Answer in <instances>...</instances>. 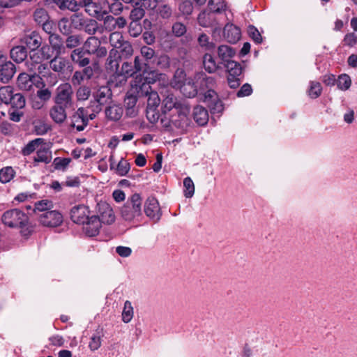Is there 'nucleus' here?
Listing matches in <instances>:
<instances>
[{
  "label": "nucleus",
  "mask_w": 357,
  "mask_h": 357,
  "mask_svg": "<svg viewBox=\"0 0 357 357\" xmlns=\"http://www.w3.org/2000/svg\"><path fill=\"white\" fill-rule=\"evenodd\" d=\"M40 147H45V139L43 138H37L30 141L22 149V154L23 155H29L36 150H38Z\"/></svg>",
  "instance_id": "31"
},
{
  "label": "nucleus",
  "mask_w": 357,
  "mask_h": 357,
  "mask_svg": "<svg viewBox=\"0 0 357 357\" xmlns=\"http://www.w3.org/2000/svg\"><path fill=\"white\" fill-rule=\"evenodd\" d=\"M109 162L110 169L114 170V172L120 176H126L130 169V163L123 158H121L116 165L114 155H111L109 158Z\"/></svg>",
  "instance_id": "22"
},
{
  "label": "nucleus",
  "mask_w": 357,
  "mask_h": 357,
  "mask_svg": "<svg viewBox=\"0 0 357 357\" xmlns=\"http://www.w3.org/2000/svg\"><path fill=\"white\" fill-rule=\"evenodd\" d=\"M32 107L40 109L45 105V82L40 86L35 88L34 92L31 94Z\"/></svg>",
  "instance_id": "23"
},
{
  "label": "nucleus",
  "mask_w": 357,
  "mask_h": 357,
  "mask_svg": "<svg viewBox=\"0 0 357 357\" xmlns=\"http://www.w3.org/2000/svg\"><path fill=\"white\" fill-rule=\"evenodd\" d=\"M112 91L110 88L107 86H100L96 91L93 93L94 98V105H91L93 107L92 111L98 113L102 109V105H104L112 99Z\"/></svg>",
  "instance_id": "6"
},
{
  "label": "nucleus",
  "mask_w": 357,
  "mask_h": 357,
  "mask_svg": "<svg viewBox=\"0 0 357 357\" xmlns=\"http://www.w3.org/2000/svg\"><path fill=\"white\" fill-rule=\"evenodd\" d=\"M133 68L135 69V74L139 73L140 76L142 77H136L137 78L138 82L141 81V83L146 82V77H152L151 73L153 70H151V66L146 65V61H143L139 56H135L134 60Z\"/></svg>",
  "instance_id": "17"
},
{
  "label": "nucleus",
  "mask_w": 357,
  "mask_h": 357,
  "mask_svg": "<svg viewBox=\"0 0 357 357\" xmlns=\"http://www.w3.org/2000/svg\"><path fill=\"white\" fill-rule=\"evenodd\" d=\"M89 119L83 107L79 108L71 117V126L77 131H82L88 125Z\"/></svg>",
  "instance_id": "21"
},
{
  "label": "nucleus",
  "mask_w": 357,
  "mask_h": 357,
  "mask_svg": "<svg viewBox=\"0 0 357 357\" xmlns=\"http://www.w3.org/2000/svg\"><path fill=\"white\" fill-rule=\"evenodd\" d=\"M248 33L257 44H259L262 42V37L260 33L254 26L250 25L248 26Z\"/></svg>",
  "instance_id": "60"
},
{
  "label": "nucleus",
  "mask_w": 357,
  "mask_h": 357,
  "mask_svg": "<svg viewBox=\"0 0 357 357\" xmlns=\"http://www.w3.org/2000/svg\"><path fill=\"white\" fill-rule=\"evenodd\" d=\"M88 54L82 47L74 50L70 55L72 61L79 67H86L90 63V59Z\"/></svg>",
  "instance_id": "26"
},
{
  "label": "nucleus",
  "mask_w": 357,
  "mask_h": 357,
  "mask_svg": "<svg viewBox=\"0 0 357 357\" xmlns=\"http://www.w3.org/2000/svg\"><path fill=\"white\" fill-rule=\"evenodd\" d=\"M13 94V88L10 86H4L0 88V100L6 105H8L10 102H12Z\"/></svg>",
  "instance_id": "39"
},
{
  "label": "nucleus",
  "mask_w": 357,
  "mask_h": 357,
  "mask_svg": "<svg viewBox=\"0 0 357 357\" xmlns=\"http://www.w3.org/2000/svg\"><path fill=\"white\" fill-rule=\"evenodd\" d=\"M33 17L42 29L45 31V10L42 8L36 9L33 13Z\"/></svg>",
  "instance_id": "57"
},
{
  "label": "nucleus",
  "mask_w": 357,
  "mask_h": 357,
  "mask_svg": "<svg viewBox=\"0 0 357 357\" xmlns=\"http://www.w3.org/2000/svg\"><path fill=\"white\" fill-rule=\"evenodd\" d=\"M228 72L229 77H240L242 74V68L239 63L236 61L227 62L224 65Z\"/></svg>",
  "instance_id": "36"
},
{
  "label": "nucleus",
  "mask_w": 357,
  "mask_h": 357,
  "mask_svg": "<svg viewBox=\"0 0 357 357\" xmlns=\"http://www.w3.org/2000/svg\"><path fill=\"white\" fill-rule=\"evenodd\" d=\"M145 15V11L140 7L134 8L130 13L131 22H139Z\"/></svg>",
  "instance_id": "58"
},
{
  "label": "nucleus",
  "mask_w": 357,
  "mask_h": 357,
  "mask_svg": "<svg viewBox=\"0 0 357 357\" xmlns=\"http://www.w3.org/2000/svg\"><path fill=\"white\" fill-rule=\"evenodd\" d=\"M86 18L82 13H75L70 16V25L77 30H82Z\"/></svg>",
  "instance_id": "40"
},
{
  "label": "nucleus",
  "mask_w": 357,
  "mask_h": 357,
  "mask_svg": "<svg viewBox=\"0 0 357 357\" xmlns=\"http://www.w3.org/2000/svg\"><path fill=\"white\" fill-rule=\"evenodd\" d=\"M105 112L107 119L117 121L122 117L123 109L118 105H113L107 107Z\"/></svg>",
  "instance_id": "33"
},
{
  "label": "nucleus",
  "mask_w": 357,
  "mask_h": 357,
  "mask_svg": "<svg viewBox=\"0 0 357 357\" xmlns=\"http://www.w3.org/2000/svg\"><path fill=\"white\" fill-rule=\"evenodd\" d=\"M224 37L225 40L230 43H236L241 36L240 29L233 24H227L223 30Z\"/></svg>",
  "instance_id": "25"
},
{
  "label": "nucleus",
  "mask_w": 357,
  "mask_h": 357,
  "mask_svg": "<svg viewBox=\"0 0 357 357\" xmlns=\"http://www.w3.org/2000/svg\"><path fill=\"white\" fill-rule=\"evenodd\" d=\"M104 23L105 24H112L114 27L117 26L119 29L123 28L126 24V20L123 17H119L117 18H114L112 15H107L105 17L104 20Z\"/></svg>",
  "instance_id": "41"
},
{
  "label": "nucleus",
  "mask_w": 357,
  "mask_h": 357,
  "mask_svg": "<svg viewBox=\"0 0 357 357\" xmlns=\"http://www.w3.org/2000/svg\"><path fill=\"white\" fill-rule=\"evenodd\" d=\"M176 86L177 88H179L182 93L188 98H193L198 93L194 78L192 82L188 81L187 83L176 84Z\"/></svg>",
  "instance_id": "32"
},
{
  "label": "nucleus",
  "mask_w": 357,
  "mask_h": 357,
  "mask_svg": "<svg viewBox=\"0 0 357 357\" xmlns=\"http://www.w3.org/2000/svg\"><path fill=\"white\" fill-rule=\"evenodd\" d=\"M152 77H146V82L141 83V81L135 79V86L137 95L139 96H148L146 109H149V113L155 112L158 107L160 99L157 92L151 91V83H153L158 78V73L156 71L151 73Z\"/></svg>",
  "instance_id": "2"
},
{
  "label": "nucleus",
  "mask_w": 357,
  "mask_h": 357,
  "mask_svg": "<svg viewBox=\"0 0 357 357\" xmlns=\"http://www.w3.org/2000/svg\"><path fill=\"white\" fill-rule=\"evenodd\" d=\"M194 79L197 91H205L207 90L208 96H211V93H215L214 91L212 90L216 84L214 77L207 76L204 72H199L194 75Z\"/></svg>",
  "instance_id": "9"
},
{
  "label": "nucleus",
  "mask_w": 357,
  "mask_h": 357,
  "mask_svg": "<svg viewBox=\"0 0 357 357\" xmlns=\"http://www.w3.org/2000/svg\"><path fill=\"white\" fill-rule=\"evenodd\" d=\"M203 65L206 71L208 73H214L221 68L219 63H217L213 56L210 54H205L203 56Z\"/></svg>",
  "instance_id": "34"
},
{
  "label": "nucleus",
  "mask_w": 357,
  "mask_h": 357,
  "mask_svg": "<svg viewBox=\"0 0 357 357\" xmlns=\"http://www.w3.org/2000/svg\"><path fill=\"white\" fill-rule=\"evenodd\" d=\"M89 211L88 207L83 205L73 206L70 210V219L76 224H84L89 219Z\"/></svg>",
  "instance_id": "18"
},
{
  "label": "nucleus",
  "mask_w": 357,
  "mask_h": 357,
  "mask_svg": "<svg viewBox=\"0 0 357 357\" xmlns=\"http://www.w3.org/2000/svg\"><path fill=\"white\" fill-rule=\"evenodd\" d=\"M10 104L12 105L13 109H22L25 107V98L20 93L13 94L12 97V102H10Z\"/></svg>",
  "instance_id": "48"
},
{
  "label": "nucleus",
  "mask_w": 357,
  "mask_h": 357,
  "mask_svg": "<svg viewBox=\"0 0 357 357\" xmlns=\"http://www.w3.org/2000/svg\"><path fill=\"white\" fill-rule=\"evenodd\" d=\"M82 6L85 8V11L91 16L100 19L107 14V11L105 6L100 3L93 2L92 0H84Z\"/></svg>",
  "instance_id": "16"
},
{
  "label": "nucleus",
  "mask_w": 357,
  "mask_h": 357,
  "mask_svg": "<svg viewBox=\"0 0 357 357\" xmlns=\"http://www.w3.org/2000/svg\"><path fill=\"white\" fill-rule=\"evenodd\" d=\"M67 107L55 103V105L50 111V115L56 123H61L66 119V109Z\"/></svg>",
  "instance_id": "28"
},
{
  "label": "nucleus",
  "mask_w": 357,
  "mask_h": 357,
  "mask_svg": "<svg viewBox=\"0 0 357 357\" xmlns=\"http://www.w3.org/2000/svg\"><path fill=\"white\" fill-rule=\"evenodd\" d=\"M218 55L222 61L220 63L225 65V63L234 61L231 59L235 55V51L228 45H220L218 48Z\"/></svg>",
  "instance_id": "29"
},
{
  "label": "nucleus",
  "mask_w": 357,
  "mask_h": 357,
  "mask_svg": "<svg viewBox=\"0 0 357 357\" xmlns=\"http://www.w3.org/2000/svg\"><path fill=\"white\" fill-rule=\"evenodd\" d=\"M133 307L131 303L129 301H126L122 312V321L126 324L129 323L133 317Z\"/></svg>",
  "instance_id": "44"
},
{
  "label": "nucleus",
  "mask_w": 357,
  "mask_h": 357,
  "mask_svg": "<svg viewBox=\"0 0 357 357\" xmlns=\"http://www.w3.org/2000/svg\"><path fill=\"white\" fill-rule=\"evenodd\" d=\"M20 42L22 44L25 45L26 47L29 50V51L38 50V47H40L43 38L36 31H32L29 34H26L22 38H20Z\"/></svg>",
  "instance_id": "20"
},
{
  "label": "nucleus",
  "mask_w": 357,
  "mask_h": 357,
  "mask_svg": "<svg viewBox=\"0 0 357 357\" xmlns=\"http://www.w3.org/2000/svg\"><path fill=\"white\" fill-rule=\"evenodd\" d=\"M351 84V80L349 75L347 74L340 75L337 79V88L342 91L348 90Z\"/></svg>",
  "instance_id": "46"
},
{
  "label": "nucleus",
  "mask_w": 357,
  "mask_h": 357,
  "mask_svg": "<svg viewBox=\"0 0 357 357\" xmlns=\"http://www.w3.org/2000/svg\"><path fill=\"white\" fill-rule=\"evenodd\" d=\"M184 195L187 198H190L195 193V185L190 177H186L183 180Z\"/></svg>",
  "instance_id": "50"
},
{
  "label": "nucleus",
  "mask_w": 357,
  "mask_h": 357,
  "mask_svg": "<svg viewBox=\"0 0 357 357\" xmlns=\"http://www.w3.org/2000/svg\"><path fill=\"white\" fill-rule=\"evenodd\" d=\"M144 213L147 217L157 222L161 217V211L158 200L154 197H149L144 203Z\"/></svg>",
  "instance_id": "14"
},
{
  "label": "nucleus",
  "mask_w": 357,
  "mask_h": 357,
  "mask_svg": "<svg viewBox=\"0 0 357 357\" xmlns=\"http://www.w3.org/2000/svg\"><path fill=\"white\" fill-rule=\"evenodd\" d=\"M142 198L137 193L133 194L121 208V217L126 221L138 218L142 213Z\"/></svg>",
  "instance_id": "3"
},
{
  "label": "nucleus",
  "mask_w": 357,
  "mask_h": 357,
  "mask_svg": "<svg viewBox=\"0 0 357 357\" xmlns=\"http://www.w3.org/2000/svg\"><path fill=\"white\" fill-rule=\"evenodd\" d=\"M109 43L111 46H112L114 50H117L119 47H121V43H123L125 40L123 39V35L118 31L113 32L109 36Z\"/></svg>",
  "instance_id": "45"
},
{
  "label": "nucleus",
  "mask_w": 357,
  "mask_h": 357,
  "mask_svg": "<svg viewBox=\"0 0 357 357\" xmlns=\"http://www.w3.org/2000/svg\"><path fill=\"white\" fill-rule=\"evenodd\" d=\"M157 13L163 19H169L172 13L171 8L167 5L159 6Z\"/></svg>",
  "instance_id": "63"
},
{
  "label": "nucleus",
  "mask_w": 357,
  "mask_h": 357,
  "mask_svg": "<svg viewBox=\"0 0 357 357\" xmlns=\"http://www.w3.org/2000/svg\"><path fill=\"white\" fill-rule=\"evenodd\" d=\"M70 161V158H56L54 160L51 167H52L54 169L64 170L69 165Z\"/></svg>",
  "instance_id": "53"
},
{
  "label": "nucleus",
  "mask_w": 357,
  "mask_h": 357,
  "mask_svg": "<svg viewBox=\"0 0 357 357\" xmlns=\"http://www.w3.org/2000/svg\"><path fill=\"white\" fill-rule=\"evenodd\" d=\"M198 43L207 50H213L215 47L214 43L209 41L208 36L205 33H202L198 38Z\"/></svg>",
  "instance_id": "54"
},
{
  "label": "nucleus",
  "mask_w": 357,
  "mask_h": 357,
  "mask_svg": "<svg viewBox=\"0 0 357 357\" xmlns=\"http://www.w3.org/2000/svg\"><path fill=\"white\" fill-rule=\"evenodd\" d=\"M91 95L89 87L84 86H81L77 91V98L78 100H86Z\"/></svg>",
  "instance_id": "62"
},
{
  "label": "nucleus",
  "mask_w": 357,
  "mask_h": 357,
  "mask_svg": "<svg viewBox=\"0 0 357 357\" xmlns=\"http://www.w3.org/2000/svg\"><path fill=\"white\" fill-rule=\"evenodd\" d=\"M71 27L72 26L67 18H63L58 22V28L63 34H69L71 31Z\"/></svg>",
  "instance_id": "59"
},
{
  "label": "nucleus",
  "mask_w": 357,
  "mask_h": 357,
  "mask_svg": "<svg viewBox=\"0 0 357 357\" xmlns=\"http://www.w3.org/2000/svg\"><path fill=\"white\" fill-rule=\"evenodd\" d=\"M170 66L169 57L167 55H160L156 56L155 59L153 66L151 67V69L159 68L161 69L168 68Z\"/></svg>",
  "instance_id": "42"
},
{
  "label": "nucleus",
  "mask_w": 357,
  "mask_h": 357,
  "mask_svg": "<svg viewBox=\"0 0 357 357\" xmlns=\"http://www.w3.org/2000/svg\"><path fill=\"white\" fill-rule=\"evenodd\" d=\"M31 75L25 73H20L17 79V86L23 91H35V88L40 86L43 83V77L36 72Z\"/></svg>",
  "instance_id": "4"
},
{
  "label": "nucleus",
  "mask_w": 357,
  "mask_h": 357,
  "mask_svg": "<svg viewBox=\"0 0 357 357\" xmlns=\"http://www.w3.org/2000/svg\"><path fill=\"white\" fill-rule=\"evenodd\" d=\"M140 52L142 58L146 61V64L151 66V67L153 66L155 59L157 56L155 50L150 47L143 46L141 47Z\"/></svg>",
  "instance_id": "37"
},
{
  "label": "nucleus",
  "mask_w": 357,
  "mask_h": 357,
  "mask_svg": "<svg viewBox=\"0 0 357 357\" xmlns=\"http://www.w3.org/2000/svg\"><path fill=\"white\" fill-rule=\"evenodd\" d=\"M2 222L9 227H22L27 223L28 217L22 211L15 208L3 214Z\"/></svg>",
  "instance_id": "5"
},
{
  "label": "nucleus",
  "mask_w": 357,
  "mask_h": 357,
  "mask_svg": "<svg viewBox=\"0 0 357 357\" xmlns=\"http://www.w3.org/2000/svg\"><path fill=\"white\" fill-rule=\"evenodd\" d=\"M16 72L15 65L8 60L6 55L0 52V82L8 83Z\"/></svg>",
  "instance_id": "7"
},
{
  "label": "nucleus",
  "mask_w": 357,
  "mask_h": 357,
  "mask_svg": "<svg viewBox=\"0 0 357 357\" xmlns=\"http://www.w3.org/2000/svg\"><path fill=\"white\" fill-rule=\"evenodd\" d=\"M142 26L138 22H131L129 25V33L132 37H137L142 33Z\"/></svg>",
  "instance_id": "61"
},
{
  "label": "nucleus",
  "mask_w": 357,
  "mask_h": 357,
  "mask_svg": "<svg viewBox=\"0 0 357 357\" xmlns=\"http://www.w3.org/2000/svg\"><path fill=\"white\" fill-rule=\"evenodd\" d=\"M322 86L321 84L316 81H311L310 82V88L307 90L308 96L311 98H317L321 94Z\"/></svg>",
  "instance_id": "43"
},
{
  "label": "nucleus",
  "mask_w": 357,
  "mask_h": 357,
  "mask_svg": "<svg viewBox=\"0 0 357 357\" xmlns=\"http://www.w3.org/2000/svg\"><path fill=\"white\" fill-rule=\"evenodd\" d=\"M135 74L133 65L131 63L124 62L121 70H119V76L123 75L125 77H131Z\"/></svg>",
  "instance_id": "52"
},
{
  "label": "nucleus",
  "mask_w": 357,
  "mask_h": 357,
  "mask_svg": "<svg viewBox=\"0 0 357 357\" xmlns=\"http://www.w3.org/2000/svg\"><path fill=\"white\" fill-rule=\"evenodd\" d=\"M48 33L50 34L49 42L50 48L52 49L51 54L59 55L63 45L61 38L57 34L51 33L50 31H49Z\"/></svg>",
  "instance_id": "35"
},
{
  "label": "nucleus",
  "mask_w": 357,
  "mask_h": 357,
  "mask_svg": "<svg viewBox=\"0 0 357 357\" xmlns=\"http://www.w3.org/2000/svg\"><path fill=\"white\" fill-rule=\"evenodd\" d=\"M119 50V52L121 55V58H128L132 55L133 54V48L130 43L127 40H125L123 43H121V47L118 48Z\"/></svg>",
  "instance_id": "49"
},
{
  "label": "nucleus",
  "mask_w": 357,
  "mask_h": 357,
  "mask_svg": "<svg viewBox=\"0 0 357 357\" xmlns=\"http://www.w3.org/2000/svg\"><path fill=\"white\" fill-rule=\"evenodd\" d=\"M101 223L98 216L92 215L89 217L84 224V231L85 234L89 236H96L99 233Z\"/></svg>",
  "instance_id": "24"
},
{
  "label": "nucleus",
  "mask_w": 357,
  "mask_h": 357,
  "mask_svg": "<svg viewBox=\"0 0 357 357\" xmlns=\"http://www.w3.org/2000/svg\"><path fill=\"white\" fill-rule=\"evenodd\" d=\"M172 32L176 36L180 37L186 32V27L181 22H176L172 26Z\"/></svg>",
  "instance_id": "64"
},
{
  "label": "nucleus",
  "mask_w": 357,
  "mask_h": 357,
  "mask_svg": "<svg viewBox=\"0 0 357 357\" xmlns=\"http://www.w3.org/2000/svg\"><path fill=\"white\" fill-rule=\"evenodd\" d=\"M226 5L224 0H209L208 1V7L211 10L219 13L221 10H224Z\"/></svg>",
  "instance_id": "56"
},
{
  "label": "nucleus",
  "mask_w": 357,
  "mask_h": 357,
  "mask_svg": "<svg viewBox=\"0 0 357 357\" xmlns=\"http://www.w3.org/2000/svg\"><path fill=\"white\" fill-rule=\"evenodd\" d=\"M96 213V216H98L102 223L110 225L115 220L113 209L106 202H100L97 204Z\"/></svg>",
  "instance_id": "11"
},
{
  "label": "nucleus",
  "mask_w": 357,
  "mask_h": 357,
  "mask_svg": "<svg viewBox=\"0 0 357 357\" xmlns=\"http://www.w3.org/2000/svg\"><path fill=\"white\" fill-rule=\"evenodd\" d=\"M193 119L199 126H204L208 123V111L202 106L197 105L193 110Z\"/></svg>",
  "instance_id": "30"
},
{
  "label": "nucleus",
  "mask_w": 357,
  "mask_h": 357,
  "mask_svg": "<svg viewBox=\"0 0 357 357\" xmlns=\"http://www.w3.org/2000/svg\"><path fill=\"white\" fill-rule=\"evenodd\" d=\"M198 23L203 27H213L215 31H220L221 26L219 24L215 17V12L204 11L201 13L197 17Z\"/></svg>",
  "instance_id": "13"
},
{
  "label": "nucleus",
  "mask_w": 357,
  "mask_h": 357,
  "mask_svg": "<svg viewBox=\"0 0 357 357\" xmlns=\"http://www.w3.org/2000/svg\"><path fill=\"white\" fill-rule=\"evenodd\" d=\"M175 109L177 116H172L170 121L178 128L184 129L190 124V105L187 100L178 99L173 93H167L162 102L163 113Z\"/></svg>",
  "instance_id": "1"
},
{
  "label": "nucleus",
  "mask_w": 357,
  "mask_h": 357,
  "mask_svg": "<svg viewBox=\"0 0 357 357\" xmlns=\"http://www.w3.org/2000/svg\"><path fill=\"white\" fill-rule=\"evenodd\" d=\"M101 336L100 332L93 334L90 340L89 347L91 351H96L101 346Z\"/></svg>",
  "instance_id": "55"
},
{
  "label": "nucleus",
  "mask_w": 357,
  "mask_h": 357,
  "mask_svg": "<svg viewBox=\"0 0 357 357\" xmlns=\"http://www.w3.org/2000/svg\"><path fill=\"white\" fill-rule=\"evenodd\" d=\"M49 61L50 68L54 72L63 73L66 68H70L69 62L63 57L56 54H46V61Z\"/></svg>",
  "instance_id": "15"
},
{
  "label": "nucleus",
  "mask_w": 357,
  "mask_h": 357,
  "mask_svg": "<svg viewBox=\"0 0 357 357\" xmlns=\"http://www.w3.org/2000/svg\"><path fill=\"white\" fill-rule=\"evenodd\" d=\"M30 64L29 69L31 72H36L40 75H45V51L44 47L40 49L29 51Z\"/></svg>",
  "instance_id": "8"
},
{
  "label": "nucleus",
  "mask_w": 357,
  "mask_h": 357,
  "mask_svg": "<svg viewBox=\"0 0 357 357\" xmlns=\"http://www.w3.org/2000/svg\"><path fill=\"white\" fill-rule=\"evenodd\" d=\"M15 171L11 167H6L0 170V182L6 183L15 176Z\"/></svg>",
  "instance_id": "47"
},
{
  "label": "nucleus",
  "mask_w": 357,
  "mask_h": 357,
  "mask_svg": "<svg viewBox=\"0 0 357 357\" xmlns=\"http://www.w3.org/2000/svg\"><path fill=\"white\" fill-rule=\"evenodd\" d=\"M82 30L90 35L95 34L98 29V22L92 19H86Z\"/></svg>",
  "instance_id": "51"
},
{
  "label": "nucleus",
  "mask_w": 357,
  "mask_h": 357,
  "mask_svg": "<svg viewBox=\"0 0 357 357\" xmlns=\"http://www.w3.org/2000/svg\"><path fill=\"white\" fill-rule=\"evenodd\" d=\"M11 59L16 63H22L27 58V48L23 45L13 47L10 52Z\"/></svg>",
  "instance_id": "27"
},
{
  "label": "nucleus",
  "mask_w": 357,
  "mask_h": 357,
  "mask_svg": "<svg viewBox=\"0 0 357 357\" xmlns=\"http://www.w3.org/2000/svg\"><path fill=\"white\" fill-rule=\"evenodd\" d=\"M100 45V41L94 36L89 37L84 43L83 49L89 54H93Z\"/></svg>",
  "instance_id": "38"
},
{
  "label": "nucleus",
  "mask_w": 357,
  "mask_h": 357,
  "mask_svg": "<svg viewBox=\"0 0 357 357\" xmlns=\"http://www.w3.org/2000/svg\"><path fill=\"white\" fill-rule=\"evenodd\" d=\"M73 89L70 84H61L56 89L55 103L68 107L72 104Z\"/></svg>",
  "instance_id": "10"
},
{
  "label": "nucleus",
  "mask_w": 357,
  "mask_h": 357,
  "mask_svg": "<svg viewBox=\"0 0 357 357\" xmlns=\"http://www.w3.org/2000/svg\"><path fill=\"white\" fill-rule=\"evenodd\" d=\"M52 208V202L46 200V227L50 228L60 226L63 221V215Z\"/></svg>",
  "instance_id": "12"
},
{
  "label": "nucleus",
  "mask_w": 357,
  "mask_h": 357,
  "mask_svg": "<svg viewBox=\"0 0 357 357\" xmlns=\"http://www.w3.org/2000/svg\"><path fill=\"white\" fill-rule=\"evenodd\" d=\"M121 59L119 50L112 49L109 51V56L105 63L106 69L109 73L119 76V61Z\"/></svg>",
  "instance_id": "19"
}]
</instances>
